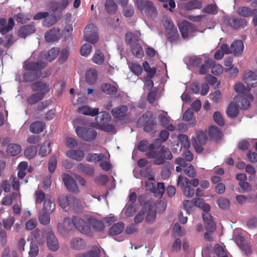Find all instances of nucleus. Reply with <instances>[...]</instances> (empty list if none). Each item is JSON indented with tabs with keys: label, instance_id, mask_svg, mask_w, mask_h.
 <instances>
[{
	"label": "nucleus",
	"instance_id": "57",
	"mask_svg": "<svg viewBox=\"0 0 257 257\" xmlns=\"http://www.w3.org/2000/svg\"><path fill=\"white\" fill-rule=\"evenodd\" d=\"M47 212H44L39 216V220L40 223L43 225H47L50 222V214Z\"/></svg>",
	"mask_w": 257,
	"mask_h": 257
},
{
	"label": "nucleus",
	"instance_id": "58",
	"mask_svg": "<svg viewBox=\"0 0 257 257\" xmlns=\"http://www.w3.org/2000/svg\"><path fill=\"white\" fill-rule=\"evenodd\" d=\"M35 203L41 204L42 201H44L45 198V193L41 190H38L35 192Z\"/></svg>",
	"mask_w": 257,
	"mask_h": 257
},
{
	"label": "nucleus",
	"instance_id": "37",
	"mask_svg": "<svg viewBox=\"0 0 257 257\" xmlns=\"http://www.w3.org/2000/svg\"><path fill=\"white\" fill-rule=\"evenodd\" d=\"M72 195H61L58 197V202L60 206L63 209L67 207H70Z\"/></svg>",
	"mask_w": 257,
	"mask_h": 257
},
{
	"label": "nucleus",
	"instance_id": "48",
	"mask_svg": "<svg viewBox=\"0 0 257 257\" xmlns=\"http://www.w3.org/2000/svg\"><path fill=\"white\" fill-rule=\"evenodd\" d=\"M214 63V61L212 59L207 60L205 61L204 64L202 65L199 70L200 74H205L208 72V68H211V66Z\"/></svg>",
	"mask_w": 257,
	"mask_h": 257
},
{
	"label": "nucleus",
	"instance_id": "28",
	"mask_svg": "<svg viewBox=\"0 0 257 257\" xmlns=\"http://www.w3.org/2000/svg\"><path fill=\"white\" fill-rule=\"evenodd\" d=\"M106 11L110 15H114L117 11V5L114 0H106L104 4Z\"/></svg>",
	"mask_w": 257,
	"mask_h": 257
},
{
	"label": "nucleus",
	"instance_id": "42",
	"mask_svg": "<svg viewBox=\"0 0 257 257\" xmlns=\"http://www.w3.org/2000/svg\"><path fill=\"white\" fill-rule=\"evenodd\" d=\"M202 3L198 0H191L186 4V9L187 10L200 9L202 8Z\"/></svg>",
	"mask_w": 257,
	"mask_h": 257
},
{
	"label": "nucleus",
	"instance_id": "35",
	"mask_svg": "<svg viewBox=\"0 0 257 257\" xmlns=\"http://www.w3.org/2000/svg\"><path fill=\"white\" fill-rule=\"evenodd\" d=\"M21 147L16 144H11L7 148V153L8 155L15 156L18 155L21 152Z\"/></svg>",
	"mask_w": 257,
	"mask_h": 257
},
{
	"label": "nucleus",
	"instance_id": "2",
	"mask_svg": "<svg viewBox=\"0 0 257 257\" xmlns=\"http://www.w3.org/2000/svg\"><path fill=\"white\" fill-rule=\"evenodd\" d=\"M153 113L152 111H147L139 117L137 121V126H143L145 132L150 133L155 128L156 121L153 119Z\"/></svg>",
	"mask_w": 257,
	"mask_h": 257
},
{
	"label": "nucleus",
	"instance_id": "21",
	"mask_svg": "<svg viewBox=\"0 0 257 257\" xmlns=\"http://www.w3.org/2000/svg\"><path fill=\"white\" fill-rule=\"evenodd\" d=\"M77 169L79 172L89 176H93L94 173L93 167L88 164L81 163L78 165Z\"/></svg>",
	"mask_w": 257,
	"mask_h": 257
},
{
	"label": "nucleus",
	"instance_id": "17",
	"mask_svg": "<svg viewBox=\"0 0 257 257\" xmlns=\"http://www.w3.org/2000/svg\"><path fill=\"white\" fill-rule=\"evenodd\" d=\"M229 25L235 29L244 28L246 25V21L243 18L232 17L228 20Z\"/></svg>",
	"mask_w": 257,
	"mask_h": 257
},
{
	"label": "nucleus",
	"instance_id": "5",
	"mask_svg": "<svg viewBox=\"0 0 257 257\" xmlns=\"http://www.w3.org/2000/svg\"><path fill=\"white\" fill-rule=\"evenodd\" d=\"M75 131L78 137L86 142H92L97 135V132L90 127L78 126Z\"/></svg>",
	"mask_w": 257,
	"mask_h": 257
},
{
	"label": "nucleus",
	"instance_id": "26",
	"mask_svg": "<svg viewBox=\"0 0 257 257\" xmlns=\"http://www.w3.org/2000/svg\"><path fill=\"white\" fill-rule=\"evenodd\" d=\"M45 126V122L41 121H36L31 124L30 131L33 134H39L43 131Z\"/></svg>",
	"mask_w": 257,
	"mask_h": 257
},
{
	"label": "nucleus",
	"instance_id": "23",
	"mask_svg": "<svg viewBox=\"0 0 257 257\" xmlns=\"http://www.w3.org/2000/svg\"><path fill=\"white\" fill-rule=\"evenodd\" d=\"M59 30L55 28H52L47 31L45 34V39L47 42H51L56 41L59 36Z\"/></svg>",
	"mask_w": 257,
	"mask_h": 257
},
{
	"label": "nucleus",
	"instance_id": "49",
	"mask_svg": "<svg viewBox=\"0 0 257 257\" xmlns=\"http://www.w3.org/2000/svg\"><path fill=\"white\" fill-rule=\"evenodd\" d=\"M177 185L179 186L182 191L186 187L190 186V180L186 177L179 176L177 180Z\"/></svg>",
	"mask_w": 257,
	"mask_h": 257
},
{
	"label": "nucleus",
	"instance_id": "53",
	"mask_svg": "<svg viewBox=\"0 0 257 257\" xmlns=\"http://www.w3.org/2000/svg\"><path fill=\"white\" fill-rule=\"evenodd\" d=\"M90 223L92 227L96 230L102 231L104 228V224L101 221L93 219L90 220Z\"/></svg>",
	"mask_w": 257,
	"mask_h": 257
},
{
	"label": "nucleus",
	"instance_id": "39",
	"mask_svg": "<svg viewBox=\"0 0 257 257\" xmlns=\"http://www.w3.org/2000/svg\"><path fill=\"white\" fill-rule=\"evenodd\" d=\"M70 245L72 248L76 250H80L84 246L83 239L79 237L72 238L70 241Z\"/></svg>",
	"mask_w": 257,
	"mask_h": 257
},
{
	"label": "nucleus",
	"instance_id": "9",
	"mask_svg": "<svg viewBox=\"0 0 257 257\" xmlns=\"http://www.w3.org/2000/svg\"><path fill=\"white\" fill-rule=\"evenodd\" d=\"M206 134L203 131H200L197 133V138L193 140L192 144L195 151L200 153L203 151V146L206 143L207 141Z\"/></svg>",
	"mask_w": 257,
	"mask_h": 257
},
{
	"label": "nucleus",
	"instance_id": "19",
	"mask_svg": "<svg viewBox=\"0 0 257 257\" xmlns=\"http://www.w3.org/2000/svg\"><path fill=\"white\" fill-rule=\"evenodd\" d=\"M66 155L77 161H82L84 157V152L80 149L71 150L66 152Z\"/></svg>",
	"mask_w": 257,
	"mask_h": 257
},
{
	"label": "nucleus",
	"instance_id": "33",
	"mask_svg": "<svg viewBox=\"0 0 257 257\" xmlns=\"http://www.w3.org/2000/svg\"><path fill=\"white\" fill-rule=\"evenodd\" d=\"M105 158V156L102 153H89L87 155L86 160L88 162L96 163L102 161Z\"/></svg>",
	"mask_w": 257,
	"mask_h": 257
},
{
	"label": "nucleus",
	"instance_id": "1",
	"mask_svg": "<svg viewBox=\"0 0 257 257\" xmlns=\"http://www.w3.org/2000/svg\"><path fill=\"white\" fill-rule=\"evenodd\" d=\"M47 65L46 62L41 61L38 62L25 61L23 68L28 71L23 74V82H33L41 77L42 75L41 71L45 68Z\"/></svg>",
	"mask_w": 257,
	"mask_h": 257
},
{
	"label": "nucleus",
	"instance_id": "4",
	"mask_svg": "<svg viewBox=\"0 0 257 257\" xmlns=\"http://www.w3.org/2000/svg\"><path fill=\"white\" fill-rule=\"evenodd\" d=\"M162 22L168 35V41L171 43L176 41L178 38L179 34L173 21L170 18L164 17Z\"/></svg>",
	"mask_w": 257,
	"mask_h": 257
},
{
	"label": "nucleus",
	"instance_id": "59",
	"mask_svg": "<svg viewBox=\"0 0 257 257\" xmlns=\"http://www.w3.org/2000/svg\"><path fill=\"white\" fill-rule=\"evenodd\" d=\"M214 252L218 257H225L227 255L226 252L223 247L217 244L214 247Z\"/></svg>",
	"mask_w": 257,
	"mask_h": 257
},
{
	"label": "nucleus",
	"instance_id": "56",
	"mask_svg": "<svg viewBox=\"0 0 257 257\" xmlns=\"http://www.w3.org/2000/svg\"><path fill=\"white\" fill-rule=\"evenodd\" d=\"M57 164V158L55 156H52L49 161L48 170L51 173H53L56 168Z\"/></svg>",
	"mask_w": 257,
	"mask_h": 257
},
{
	"label": "nucleus",
	"instance_id": "18",
	"mask_svg": "<svg viewBox=\"0 0 257 257\" xmlns=\"http://www.w3.org/2000/svg\"><path fill=\"white\" fill-rule=\"evenodd\" d=\"M77 112L84 115L94 116L98 114L99 109L97 108L92 109L88 106L82 105L78 108Z\"/></svg>",
	"mask_w": 257,
	"mask_h": 257
},
{
	"label": "nucleus",
	"instance_id": "34",
	"mask_svg": "<svg viewBox=\"0 0 257 257\" xmlns=\"http://www.w3.org/2000/svg\"><path fill=\"white\" fill-rule=\"evenodd\" d=\"M100 116L96 117V122L98 123L99 126L103 124L107 123L111 119L110 114L106 111H103L100 113Z\"/></svg>",
	"mask_w": 257,
	"mask_h": 257
},
{
	"label": "nucleus",
	"instance_id": "38",
	"mask_svg": "<svg viewBox=\"0 0 257 257\" xmlns=\"http://www.w3.org/2000/svg\"><path fill=\"white\" fill-rule=\"evenodd\" d=\"M44 97L43 94L36 92L29 96L27 99V101L28 104L33 105L43 99Z\"/></svg>",
	"mask_w": 257,
	"mask_h": 257
},
{
	"label": "nucleus",
	"instance_id": "14",
	"mask_svg": "<svg viewBox=\"0 0 257 257\" xmlns=\"http://www.w3.org/2000/svg\"><path fill=\"white\" fill-rule=\"evenodd\" d=\"M245 83L247 85V87H255L257 86V75L255 73L249 71L245 74L243 77Z\"/></svg>",
	"mask_w": 257,
	"mask_h": 257
},
{
	"label": "nucleus",
	"instance_id": "12",
	"mask_svg": "<svg viewBox=\"0 0 257 257\" xmlns=\"http://www.w3.org/2000/svg\"><path fill=\"white\" fill-rule=\"evenodd\" d=\"M47 244L48 248L52 251H56L59 247L57 238L51 230L47 233Z\"/></svg>",
	"mask_w": 257,
	"mask_h": 257
},
{
	"label": "nucleus",
	"instance_id": "20",
	"mask_svg": "<svg viewBox=\"0 0 257 257\" xmlns=\"http://www.w3.org/2000/svg\"><path fill=\"white\" fill-rule=\"evenodd\" d=\"M237 13L241 17L247 18L254 15H257V9H251L249 7L244 6L238 8Z\"/></svg>",
	"mask_w": 257,
	"mask_h": 257
},
{
	"label": "nucleus",
	"instance_id": "16",
	"mask_svg": "<svg viewBox=\"0 0 257 257\" xmlns=\"http://www.w3.org/2000/svg\"><path fill=\"white\" fill-rule=\"evenodd\" d=\"M63 181L67 189L74 192L77 189V186L75 180L68 174L63 175Z\"/></svg>",
	"mask_w": 257,
	"mask_h": 257
},
{
	"label": "nucleus",
	"instance_id": "6",
	"mask_svg": "<svg viewBox=\"0 0 257 257\" xmlns=\"http://www.w3.org/2000/svg\"><path fill=\"white\" fill-rule=\"evenodd\" d=\"M136 5L139 11L144 10L145 13L151 18L156 16L157 9L152 2L147 0H136Z\"/></svg>",
	"mask_w": 257,
	"mask_h": 257
},
{
	"label": "nucleus",
	"instance_id": "7",
	"mask_svg": "<svg viewBox=\"0 0 257 257\" xmlns=\"http://www.w3.org/2000/svg\"><path fill=\"white\" fill-rule=\"evenodd\" d=\"M84 39L92 44H95L98 40L97 27L93 24L86 26L84 30Z\"/></svg>",
	"mask_w": 257,
	"mask_h": 257
},
{
	"label": "nucleus",
	"instance_id": "55",
	"mask_svg": "<svg viewBox=\"0 0 257 257\" xmlns=\"http://www.w3.org/2000/svg\"><path fill=\"white\" fill-rule=\"evenodd\" d=\"M81 207V203L80 200L76 197L72 196L69 208L77 211Z\"/></svg>",
	"mask_w": 257,
	"mask_h": 257
},
{
	"label": "nucleus",
	"instance_id": "27",
	"mask_svg": "<svg viewBox=\"0 0 257 257\" xmlns=\"http://www.w3.org/2000/svg\"><path fill=\"white\" fill-rule=\"evenodd\" d=\"M55 209V203L51 198L45 199L43 202V210L48 213H52Z\"/></svg>",
	"mask_w": 257,
	"mask_h": 257
},
{
	"label": "nucleus",
	"instance_id": "25",
	"mask_svg": "<svg viewBox=\"0 0 257 257\" xmlns=\"http://www.w3.org/2000/svg\"><path fill=\"white\" fill-rule=\"evenodd\" d=\"M98 73L96 70L90 68L86 72V81L89 84L95 83L97 80Z\"/></svg>",
	"mask_w": 257,
	"mask_h": 257
},
{
	"label": "nucleus",
	"instance_id": "47",
	"mask_svg": "<svg viewBox=\"0 0 257 257\" xmlns=\"http://www.w3.org/2000/svg\"><path fill=\"white\" fill-rule=\"evenodd\" d=\"M51 143L46 142L40 147L39 154L42 157H45L48 155L51 151L50 148Z\"/></svg>",
	"mask_w": 257,
	"mask_h": 257
},
{
	"label": "nucleus",
	"instance_id": "36",
	"mask_svg": "<svg viewBox=\"0 0 257 257\" xmlns=\"http://www.w3.org/2000/svg\"><path fill=\"white\" fill-rule=\"evenodd\" d=\"M224 54H229V47L226 44H222L220 49L215 53L214 58L216 60H220L223 58Z\"/></svg>",
	"mask_w": 257,
	"mask_h": 257
},
{
	"label": "nucleus",
	"instance_id": "11",
	"mask_svg": "<svg viewBox=\"0 0 257 257\" xmlns=\"http://www.w3.org/2000/svg\"><path fill=\"white\" fill-rule=\"evenodd\" d=\"M178 27L182 37L184 39L188 38L189 32H193L196 30L195 25L187 21H183L179 23Z\"/></svg>",
	"mask_w": 257,
	"mask_h": 257
},
{
	"label": "nucleus",
	"instance_id": "52",
	"mask_svg": "<svg viewBox=\"0 0 257 257\" xmlns=\"http://www.w3.org/2000/svg\"><path fill=\"white\" fill-rule=\"evenodd\" d=\"M59 53V49L58 48H53L48 51L46 58L49 61H52L57 58Z\"/></svg>",
	"mask_w": 257,
	"mask_h": 257
},
{
	"label": "nucleus",
	"instance_id": "10",
	"mask_svg": "<svg viewBox=\"0 0 257 257\" xmlns=\"http://www.w3.org/2000/svg\"><path fill=\"white\" fill-rule=\"evenodd\" d=\"M31 88L33 92L43 94L45 97L47 93L50 91V86L43 81H38L31 85Z\"/></svg>",
	"mask_w": 257,
	"mask_h": 257
},
{
	"label": "nucleus",
	"instance_id": "3",
	"mask_svg": "<svg viewBox=\"0 0 257 257\" xmlns=\"http://www.w3.org/2000/svg\"><path fill=\"white\" fill-rule=\"evenodd\" d=\"M146 156L149 159H155L153 161V164L155 165H160L165 162L162 156V147L160 144H150L149 146V152L146 153Z\"/></svg>",
	"mask_w": 257,
	"mask_h": 257
},
{
	"label": "nucleus",
	"instance_id": "62",
	"mask_svg": "<svg viewBox=\"0 0 257 257\" xmlns=\"http://www.w3.org/2000/svg\"><path fill=\"white\" fill-rule=\"evenodd\" d=\"M39 253V248L36 242H32L30 245V249L29 252L31 257H35Z\"/></svg>",
	"mask_w": 257,
	"mask_h": 257
},
{
	"label": "nucleus",
	"instance_id": "50",
	"mask_svg": "<svg viewBox=\"0 0 257 257\" xmlns=\"http://www.w3.org/2000/svg\"><path fill=\"white\" fill-rule=\"evenodd\" d=\"M15 222V218L13 216H9L3 220V225L4 228L7 230H11Z\"/></svg>",
	"mask_w": 257,
	"mask_h": 257
},
{
	"label": "nucleus",
	"instance_id": "41",
	"mask_svg": "<svg viewBox=\"0 0 257 257\" xmlns=\"http://www.w3.org/2000/svg\"><path fill=\"white\" fill-rule=\"evenodd\" d=\"M132 53L137 57H141L144 54V51L141 45L137 43L133 44L131 46Z\"/></svg>",
	"mask_w": 257,
	"mask_h": 257
},
{
	"label": "nucleus",
	"instance_id": "24",
	"mask_svg": "<svg viewBox=\"0 0 257 257\" xmlns=\"http://www.w3.org/2000/svg\"><path fill=\"white\" fill-rule=\"evenodd\" d=\"M35 31V27L33 25H27L22 27L18 32L19 37L25 39L28 35H29Z\"/></svg>",
	"mask_w": 257,
	"mask_h": 257
},
{
	"label": "nucleus",
	"instance_id": "32",
	"mask_svg": "<svg viewBox=\"0 0 257 257\" xmlns=\"http://www.w3.org/2000/svg\"><path fill=\"white\" fill-rule=\"evenodd\" d=\"M226 113L229 117H235L239 113L238 106L233 102H230L227 107Z\"/></svg>",
	"mask_w": 257,
	"mask_h": 257
},
{
	"label": "nucleus",
	"instance_id": "15",
	"mask_svg": "<svg viewBox=\"0 0 257 257\" xmlns=\"http://www.w3.org/2000/svg\"><path fill=\"white\" fill-rule=\"evenodd\" d=\"M127 111V107L126 105H121L112 109L111 113L115 118L123 120L126 116Z\"/></svg>",
	"mask_w": 257,
	"mask_h": 257
},
{
	"label": "nucleus",
	"instance_id": "40",
	"mask_svg": "<svg viewBox=\"0 0 257 257\" xmlns=\"http://www.w3.org/2000/svg\"><path fill=\"white\" fill-rule=\"evenodd\" d=\"M208 134L210 138L216 139L220 138L222 136V133L220 130L215 126H211L209 128Z\"/></svg>",
	"mask_w": 257,
	"mask_h": 257
},
{
	"label": "nucleus",
	"instance_id": "8",
	"mask_svg": "<svg viewBox=\"0 0 257 257\" xmlns=\"http://www.w3.org/2000/svg\"><path fill=\"white\" fill-rule=\"evenodd\" d=\"M72 224L76 229L82 233L88 234L91 230L89 225L78 216H72Z\"/></svg>",
	"mask_w": 257,
	"mask_h": 257
},
{
	"label": "nucleus",
	"instance_id": "60",
	"mask_svg": "<svg viewBox=\"0 0 257 257\" xmlns=\"http://www.w3.org/2000/svg\"><path fill=\"white\" fill-rule=\"evenodd\" d=\"M217 203L218 206L222 209L228 208L230 204L229 201L227 199L224 198H219L217 199Z\"/></svg>",
	"mask_w": 257,
	"mask_h": 257
},
{
	"label": "nucleus",
	"instance_id": "43",
	"mask_svg": "<svg viewBox=\"0 0 257 257\" xmlns=\"http://www.w3.org/2000/svg\"><path fill=\"white\" fill-rule=\"evenodd\" d=\"M92 61L98 65L102 64L104 61V57L103 53L99 50L95 51L92 57Z\"/></svg>",
	"mask_w": 257,
	"mask_h": 257
},
{
	"label": "nucleus",
	"instance_id": "46",
	"mask_svg": "<svg viewBox=\"0 0 257 257\" xmlns=\"http://www.w3.org/2000/svg\"><path fill=\"white\" fill-rule=\"evenodd\" d=\"M37 148L34 146H30L27 147L24 151V155L26 158L31 159L34 158L37 153Z\"/></svg>",
	"mask_w": 257,
	"mask_h": 257
},
{
	"label": "nucleus",
	"instance_id": "13",
	"mask_svg": "<svg viewBox=\"0 0 257 257\" xmlns=\"http://www.w3.org/2000/svg\"><path fill=\"white\" fill-rule=\"evenodd\" d=\"M244 49V45L240 40L234 41L229 47V52L233 54L234 56H239L242 54Z\"/></svg>",
	"mask_w": 257,
	"mask_h": 257
},
{
	"label": "nucleus",
	"instance_id": "54",
	"mask_svg": "<svg viewBox=\"0 0 257 257\" xmlns=\"http://www.w3.org/2000/svg\"><path fill=\"white\" fill-rule=\"evenodd\" d=\"M91 45L88 43H85L82 46L80 52L82 56L87 57L91 52Z\"/></svg>",
	"mask_w": 257,
	"mask_h": 257
},
{
	"label": "nucleus",
	"instance_id": "29",
	"mask_svg": "<svg viewBox=\"0 0 257 257\" xmlns=\"http://www.w3.org/2000/svg\"><path fill=\"white\" fill-rule=\"evenodd\" d=\"M124 228V223L122 222H119L114 223L110 227L109 233L110 235H116L121 233L123 231Z\"/></svg>",
	"mask_w": 257,
	"mask_h": 257
},
{
	"label": "nucleus",
	"instance_id": "64",
	"mask_svg": "<svg viewBox=\"0 0 257 257\" xmlns=\"http://www.w3.org/2000/svg\"><path fill=\"white\" fill-rule=\"evenodd\" d=\"M213 119L214 121L219 125L223 126L224 124V121L221 113L218 111H216L213 114Z\"/></svg>",
	"mask_w": 257,
	"mask_h": 257
},
{
	"label": "nucleus",
	"instance_id": "44",
	"mask_svg": "<svg viewBox=\"0 0 257 257\" xmlns=\"http://www.w3.org/2000/svg\"><path fill=\"white\" fill-rule=\"evenodd\" d=\"M178 139L181 143V147L179 149V151H181V149L183 147L185 149H188L190 147V142L187 135L180 134L178 136Z\"/></svg>",
	"mask_w": 257,
	"mask_h": 257
},
{
	"label": "nucleus",
	"instance_id": "51",
	"mask_svg": "<svg viewBox=\"0 0 257 257\" xmlns=\"http://www.w3.org/2000/svg\"><path fill=\"white\" fill-rule=\"evenodd\" d=\"M250 88H245L242 83H237L234 85V90L236 92L241 93L245 95L247 94L250 90Z\"/></svg>",
	"mask_w": 257,
	"mask_h": 257
},
{
	"label": "nucleus",
	"instance_id": "22",
	"mask_svg": "<svg viewBox=\"0 0 257 257\" xmlns=\"http://www.w3.org/2000/svg\"><path fill=\"white\" fill-rule=\"evenodd\" d=\"M100 90L104 93L110 95H115L117 92V88L115 86L107 83H102Z\"/></svg>",
	"mask_w": 257,
	"mask_h": 257
},
{
	"label": "nucleus",
	"instance_id": "61",
	"mask_svg": "<svg viewBox=\"0 0 257 257\" xmlns=\"http://www.w3.org/2000/svg\"><path fill=\"white\" fill-rule=\"evenodd\" d=\"M217 8L216 4H209L204 8L203 11L208 14H214L217 12Z\"/></svg>",
	"mask_w": 257,
	"mask_h": 257
},
{
	"label": "nucleus",
	"instance_id": "63",
	"mask_svg": "<svg viewBox=\"0 0 257 257\" xmlns=\"http://www.w3.org/2000/svg\"><path fill=\"white\" fill-rule=\"evenodd\" d=\"M15 18L18 23L21 24L26 23L31 19V18L27 17L25 14L23 13H19L15 16Z\"/></svg>",
	"mask_w": 257,
	"mask_h": 257
},
{
	"label": "nucleus",
	"instance_id": "30",
	"mask_svg": "<svg viewBox=\"0 0 257 257\" xmlns=\"http://www.w3.org/2000/svg\"><path fill=\"white\" fill-rule=\"evenodd\" d=\"M100 255V249L97 246H94L89 251L83 254H78L76 257H99Z\"/></svg>",
	"mask_w": 257,
	"mask_h": 257
},
{
	"label": "nucleus",
	"instance_id": "45",
	"mask_svg": "<svg viewBox=\"0 0 257 257\" xmlns=\"http://www.w3.org/2000/svg\"><path fill=\"white\" fill-rule=\"evenodd\" d=\"M184 173L189 177L194 178L196 176V171L194 166L191 164H187L183 168Z\"/></svg>",
	"mask_w": 257,
	"mask_h": 257
},
{
	"label": "nucleus",
	"instance_id": "31",
	"mask_svg": "<svg viewBox=\"0 0 257 257\" xmlns=\"http://www.w3.org/2000/svg\"><path fill=\"white\" fill-rule=\"evenodd\" d=\"M247 98L241 97L239 98V102L241 104L240 108L241 109H247L250 106V101L253 100V97L251 93H248L245 95Z\"/></svg>",
	"mask_w": 257,
	"mask_h": 257
}]
</instances>
